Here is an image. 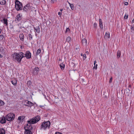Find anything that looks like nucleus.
Wrapping results in <instances>:
<instances>
[{"mask_svg": "<svg viewBox=\"0 0 134 134\" xmlns=\"http://www.w3.org/2000/svg\"><path fill=\"white\" fill-rule=\"evenodd\" d=\"M40 119V117L38 115L32 118L30 120L27 121V122L28 124H27L26 126L24 127L25 130H31L32 129V127L31 124H35L39 121Z\"/></svg>", "mask_w": 134, "mask_h": 134, "instance_id": "f257e3e1", "label": "nucleus"}, {"mask_svg": "<svg viewBox=\"0 0 134 134\" xmlns=\"http://www.w3.org/2000/svg\"><path fill=\"white\" fill-rule=\"evenodd\" d=\"M23 53L20 52L19 53L15 52L12 55L13 60L14 61L16 60L19 63H20L22 58L24 57L23 56H21Z\"/></svg>", "mask_w": 134, "mask_h": 134, "instance_id": "f03ea898", "label": "nucleus"}, {"mask_svg": "<svg viewBox=\"0 0 134 134\" xmlns=\"http://www.w3.org/2000/svg\"><path fill=\"white\" fill-rule=\"evenodd\" d=\"M50 125V122L48 121L46 122H43L41 124V129L45 130L47 129H49Z\"/></svg>", "mask_w": 134, "mask_h": 134, "instance_id": "7ed1b4c3", "label": "nucleus"}, {"mask_svg": "<svg viewBox=\"0 0 134 134\" xmlns=\"http://www.w3.org/2000/svg\"><path fill=\"white\" fill-rule=\"evenodd\" d=\"M15 8L18 11L22 10L23 6L22 3L18 0H16L15 2Z\"/></svg>", "mask_w": 134, "mask_h": 134, "instance_id": "20e7f679", "label": "nucleus"}, {"mask_svg": "<svg viewBox=\"0 0 134 134\" xmlns=\"http://www.w3.org/2000/svg\"><path fill=\"white\" fill-rule=\"evenodd\" d=\"M15 115L13 113H10L8 114L6 116V120L8 121L13 120L15 118Z\"/></svg>", "mask_w": 134, "mask_h": 134, "instance_id": "39448f33", "label": "nucleus"}, {"mask_svg": "<svg viewBox=\"0 0 134 134\" xmlns=\"http://www.w3.org/2000/svg\"><path fill=\"white\" fill-rule=\"evenodd\" d=\"M31 3H29L26 4L23 8L24 11L26 12H29L31 9Z\"/></svg>", "mask_w": 134, "mask_h": 134, "instance_id": "423d86ee", "label": "nucleus"}, {"mask_svg": "<svg viewBox=\"0 0 134 134\" xmlns=\"http://www.w3.org/2000/svg\"><path fill=\"white\" fill-rule=\"evenodd\" d=\"M39 70V68L38 67H36L33 69L32 72L33 74L34 75H37Z\"/></svg>", "mask_w": 134, "mask_h": 134, "instance_id": "0eeeda50", "label": "nucleus"}, {"mask_svg": "<svg viewBox=\"0 0 134 134\" xmlns=\"http://www.w3.org/2000/svg\"><path fill=\"white\" fill-rule=\"evenodd\" d=\"M22 15L20 14H18L15 19V21L16 22L19 21L22 19Z\"/></svg>", "mask_w": 134, "mask_h": 134, "instance_id": "6e6552de", "label": "nucleus"}, {"mask_svg": "<svg viewBox=\"0 0 134 134\" xmlns=\"http://www.w3.org/2000/svg\"><path fill=\"white\" fill-rule=\"evenodd\" d=\"M24 104L25 105L28 107H31L34 105V104L33 103L27 100L25 101Z\"/></svg>", "mask_w": 134, "mask_h": 134, "instance_id": "1a4fd4ad", "label": "nucleus"}, {"mask_svg": "<svg viewBox=\"0 0 134 134\" xmlns=\"http://www.w3.org/2000/svg\"><path fill=\"white\" fill-rule=\"evenodd\" d=\"M25 56H26L27 59H30L31 57V54L29 51H27L26 52Z\"/></svg>", "mask_w": 134, "mask_h": 134, "instance_id": "9d476101", "label": "nucleus"}, {"mask_svg": "<svg viewBox=\"0 0 134 134\" xmlns=\"http://www.w3.org/2000/svg\"><path fill=\"white\" fill-rule=\"evenodd\" d=\"M104 37L105 39L106 40H107L110 37V35L109 33V32H106L104 36Z\"/></svg>", "mask_w": 134, "mask_h": 134, "instance_id": "9b49d317", "label": "nucleus"}, {"mask_svg": "<svg viewBox=\"0 0 134 134\" xmlns=\"http://www.w3.org/2000/svg\"><path fill=\"white\" fill-rule=\"evenodd\" d=\"M82 42L83 45L86 46L87 45V40L83 38L82 39Z\"/></svg>", "mask_w": 134, "mask_h": 134, "instance_id": "f8f14e48", "label": "nucleus"}, {"mask_svg": "<svg viewBox=\"0 0 134 134\" xmlns=\"http://www.w3.org/2000/svg\"><path fill=\"white\" fill-rule=\"evenodd\" d=\"M6 119L5 117H3L1 119L0 122L2 124L5 123L6 122Z\"/></svg>", "mask_w": 134, "mask_h": 134, "instance_id": "ddd939ff", "label": "nucleus"}, {"mask_svg": "<svg viewBox=\"0 0 134 134\" xmlns=\"http://www.w3.org/2000/svg\"><path fill=\"white\" fill-rule=\"evenodd\" d=\"M1 21L2 22H3L4 24H6V25H8V22L7 19L5 18H4L3 20H1Z\"/></svg>", "mask_w": 134, "mask_h": 134, "instance_id": "4468645a", "label": "nucleus"}, {"mask_svg": "<svg viewBox=\"0 0 134 134\" xmlns=\"http://www.w3.org/2000/svg\"><path fill=\"white\" fill-rule=\"evenodd\" d=\"M19 38L22 41L24 40V36L23 34H21L20 35Z\"/></svg>", "mask_w": 134, "mask_h": 134, "instance_id": "2eb2a0df", "label": "nucleus"}, {"mask_svg": "<svg viewBox=\"0 0 134 134\" xmlns=\"http://www.w3.org/2000/svg\"><path fill=\"white\" fill-rule=\"evenodd\" d=\"M121 54V51H118L117 53V58L118 59H119L120 57Z\"/></svg>", "mask_w": 134, "mask_h": 134, "instance_id": "dca6fc26", "label": "nucleus"}, {"mask_svg": "<svg viewBox=\"0 0 134 134\" xmlns=\"http://www.w3.org/2000/svg\"><path fill=\"white\" fill-rule=\"evenodd\" d=\"M5 131L2 128H0V134H5Z\"/></svg>", "mask_w": 134, "mask_h": 134, "instance_id": "f3484780", "label": "nucleus"}, {"mask_svg": "<svg viewBox=\"0 0 134 134\" xmlns=\"http://www.w3.org/2000/svg\"><path fill=\"white\" fill-rule=\"evenodd\" d=\"M25 118V117L24 116H19L18 117V120L20 121L23 120Z\"/></svg>", "mask_w": 134, "mask_h": 134, "instance_id": "a211bd4d", "label": "nucleus"}, {"mask_svg": "<svg viewBox=\"0 0 134 134\" xmlns=\"http://www.w3.org/2000/svg\"><path fill=\"white\" fill-rule=\"evenodd\" d=\"M24 134H32V133L31 131L26 130H25Z\"/></svg>", "mask_w": 134, "mask_h": 134, "instance_id": "6ab92c4d", "label": "nucleus"}, {"mask_svg": "<svg viewBox=\"0 0 134 134\" xmlns=\"http://www.w3.org/2000/svg\"><path fill=\"white\" fill-rule=\"evenodd\" d=\"M65 65L63 63H61L60 65V68L63 70L64 68Z\"/></svg>", "mask_w": 134, "mask_h": 134, "instance_id": "aec40b11", "label": "nucleus"}, {"mask_svg": "<svg viewBox=\"0 0 134 134\" xmlns=\"http://www.w3.org/2000/svg\"><path fill=\"white\" fill-rule=\"evenodd\" d=\"M6 3V1L4 0H0V4L2 5H4Z\"/></svg>", "mask_w": 134, "mask_h": 134, "instance_id": "412c9836", "label": "nucleus"}, {"mask_svg": "<svg viewBox=\"0 0 134 134\" xmlns=\"http://www.w3.org/2000/svg\"><path fill=\"white\" fill-rule=\"evenodd\" d=\"M99 22L100 27V28L102 29L103 28V26L102 22L101 19H99Z\"/></svg>", "mask_w": 134, "mask_h": 134, "instance_id": "4be33fe9", "label": "nucleus"}, {"mask_svg": "<svg viewBox=\"0 0 134 134\" xmlns=\"http://www.w3.org/2000/svg\"><path fill=\"white\" fill-rule=\"evenodd\" d=\"M41 49L40 48L38 49L37 51L36 55L37 56L41 52Z\"/></svg>", "mask_w": 134, "mask_h": 134, "instance_id": "5701e85b", "label": "nucleus"}, {"mask_svg": "<svg viewBox=\"0 0 134 134\" xmlns=\"http://www.w3.org/2000/svg\"><path fill=\"white\" fill-rule=\"evenodd\" d=\"M4 38L3 35H0V41H1L4 40Z\"/></svg>", "mask_w": 134, "mask_h": 134, "instance_id": "b1692460", "label": "nucleus"}, {"mask_svg": "<svg viewBox=\"0 0 134 134\" xmlns=\"http://www.w3.org/2000/svg\"><path fill=\"white\" fill-rule=\"evenodd\" d=\"M39 27V26H38V27H36L35 28H34V29H35V30L36 31V32L38 33H39L40 32V31Z\"/></svg>", "mask_w": 134, "mask_h": 134, "instance_id": "393cba45", "label": "nucleus"}, {"mask_svg": "<svg viewBox=\"0 0 134 134\" xmlns=\"http://www.w3.org/2000/svg\"><path fill=\"white\" fill-rule=\"evenodd\" d=\"M91 112L93 115H95L97 114V111L94 110L91 111Z\"/></svg>", "mask_w": 134, "mask_h": 134, "instance_id": "a878e982", "label": "nucleus"}, {"mask_svg": "<svg viewBox=\"0 0 134 134\" xmlns=\"http://www.w3.org/2000/svg\"><path fill=\"white\" fill-rule=\"evenodd\" d=\"M71 39V37H68L66 38V41H67L69 43V42H70Z\"/></svg>", "mask_w": 134, "mask_h": 134, "instance_id": "bb28decb", "label": "nucleus"}, {"mask_svg": "<svg viewBox=\"0 0 134 134\" xmlns=\"http://www.w3.org/2000/svg\"><path fill=\"white\" fill-rule=\"evenodd\" d=\"M11 82L14 85H15L16 84V81L15 80L12 81H11Z\"/></svg>", "mask_w": 134, "mask_h": 134, "instance_id": "cd10ccee", "label": "nucleus"}, {"mask_svg": "<svg viewBox=\"0 0 134 134\" xmlns=\"http://www.w3.org/2000/svg\"><path fill=\"white\" fill-rule=\"evenodd\" d=\"M29 36L30 40H31L32 39V36L31 34H29Z\"/></svg>", "mask_w": 134, "mask_h": 134, "instance_id": "c85d7f7f", "label": "nucleus"}, {"mask_svg": "<svg viewBox=\"0 0 134 134\" xmlns=\"http://www.w3.org/2000/svg\"><path fill=\"white\" fill-rule=\"evenodd\" d=\"M4 103L2 100H0V106H2L4 105Z\"/></svg>", "mask_w": 134, "mask_h": 134, "instance_id": "c756f323", "label": "nucleus"}, {"mask_svg": "<svg viewBox=\"0 0 134 134\" xmlns=\"http://www.w3.org/2000/svg\"><path fill=\"white\" fill-rule=\"evenodd\" d=\"M70 7L72 10H73L74 9V7L73 4H70Z\"/></svg>", "mask_w": 134, "mask_h": 134, "instance_id": "7c9ffc66", "label": "nucleus"}, {"mask_svg": "<svg viewBox=\"0 0 134 134\" xmlns=\"http://www.w3.org/2000/svg\"><path fill=\"white\" fill-rule=\"evenodd\" d=\"M128 15L125 14L124 16V19H127L128 18Z\"/></svg>", "mask_w": 134, "mask_h": 134, "instance_id": "2f4dec72", "label": "nucleus"}, {"mask_svg": "<svg viewBox=\"0 0 134 134\" xmlns=\"http://www.w3.org/2000/svg\"><path fill=\"white\" fill-rule=\"evenodd\" d=\"M86 54H84L83 55V58L84 60L86 59Z\"/></svg>", "mask_w": 134, "mask_h": 134, "instance_id": "473e14b6", "label": "nucleus"}, {"mask_svg": "<svg viewBox=\"0 0 134 134\" xmlns=\"http://www.w3.org/2000/svg\"><path fill=\"white\" fill-rule=\"evenodd\" d=\"M131 32H133V31H134V26H132L131 28Z\"/></svg>", "mask_w": 134, "mask_h": 134, "instance_id": "72a5a7b5", "label": "nucleus"}, {"mask_svg": "<svg viewBox=\"0 0 134 134\" xmlns=\"http://www.w3.org/2000/svg\"><path fill=\"white\" fill-rule=\"evenodd\" d=\"M70 31V29H69V28H67L66 30V31L65 32V33H66L68 31Z\"/></svg>", "mask_w": 134, "mask_h": 134, "instance_id": "f704fd0d", "label": "nucleus"}, {"mask_svg": "<svg viewBox=\"0 0 134 134\" xmlns=\"http://www.w3.org/2000/svg\"><path fill=\"white\" fill-rule=\"evenodd\" d=\"M97 64H96V65H94L93 67V69H96L97 68Z\"/></svg>", "mask_w": 134, "mask_h": 134, "instance_id": "c9c22d12", "label": "nucleus"}, {"mask_svg": "<svg viewBox=\"0 0 134 134\" xmlns=\"http://www.w3.org/2000/svg\"><path fill=\"white\" fill-rule=\"evenodd\" d=\"M112 77H111L110 79L109 83H111V82H112Z\"/></svg>", "mask_w": 134, "mask_h": 134, "instance_id": "e433bc0d", "label": "nucleus"}, {"mask_svg": "<svg viewBox=\"0 0 134 134\" xmlns=\"http://www.w3.org/2000/svg\"><path fill=\"white\" fill-rule=\"evenodd\" d=\"M54 134H62V133L59 132H56Z\"/></svg>", "mask_w": 134, "mask_h": 134, "instance_id": "4c0bfd02", "label": "nucleus"}, {"mask_svg": "<svg viewBox=\"0 0 134 134\" xmlns=\"http://www.w3.org/2000/svg\"><path fill=\"white\" fill-rule=\"evenodd\" d=\"M97 26V23H94V26L96 27Z\"/></svg>", "mask_w": 134, "mask_h": 134, "instance_id": "58836bf2", "label": "nucleus"}, {"mask_svg": "<svg viewBox=\"0 0 134 134\" xmlns=\"http://www.w3.org/2000/svg\"><path fill=\"white\" fill-rule=\"evenodd\" d=\"M124 4L125 5H127L128 4V3L127 2H125L124 3Z\"/></svg>", "mask_w": 134, "mask_h": 134, "instance_id": "ea45409f", "label": "nucleus"}, {"mask_svg": "<svg viewBox=\"0 0 134 134\" xmlns=\"http://www.w3.org/2000/svg\"><path fill=\"white\" fill-rule=\"evenodd\" d=\"M58 14L59 15H62V12H59L58 13Z\"/></svg>", "mask_w": 134, "mask_h": 134, "instance_id": "a19ab883", "label": "nucleus"}, {"mask_svg": "<svg viewBox=\"0 0 134 134\" xmlns=\"http://www.w3.org/2000/svg\"><path fill=\"white\" fill-rule=\"evenodd\" d=\"M56 0H52L51 2L52 3H54L55 2V1Z\"/></svg>", "mask_w": 134, "mask_h": 134, "instance_id": "79ce46f5", "label": "nucleus"}, {"mask_svg": "<svg viewBox=\"0 0 134 134\" xmlns=\"http://www.w3.org/2000/svg\"><path fill=\"white\" fill-rule=\"evenodd\" d=\"M97 63V62H96V60H95L94 61V65H96V63Z\"/></svg>", "mask_w": 134, "mask_h": 134, "instance_id": "37998d69", "label": "nucleus"}, {"mask_svg": "<svg viewBox=\"0 0 134 134\" xmlns=\"http://www.w3.org/2000/svg\"><path fill=\"white\" fill-rule=\"evenodd\" d=\"M25 54H24L23 53V54H22V56H23L24 57H26V56H25Z\"/></svg>", "mask_w": 134, "mask_h": 134, "instance_id": "c03bdc74", "label": "nucleus"}, {"mask_svg": "<svg viewBox=\"0 0 134 134\" xmlns=\"http://www.w3.org/2000/svg\"><path fill=\"white\" fill-rule=\"evenodd\" d=\"M132 23H134V19L132 20Z\"/></svg>", "mask_w": 134, "mask_h": 134, "instance_id": "a18cd8bd", "label": "nucleus"}, {"mask_svg": "<svg viewBox=\"0 0 134 134\" xmlns=\"http://www.w3.org/2000/svg\"><path fill=\"white\" fill-rule=\"evenodd\" d=\"M3 57V56L1 55V54H0V58H2Z\"/></svg>", "mask_w": 134, "mask_h": 134, "instance_id": "49530a36", "label": "nucleus"}, {"mask_svg": "<svg viewBox=\"0 0 134 134\" xmlns=\"http://www.w3.org/2000/svg\"><path fill=\"white\" fill-rule=\"evenodd\" d=\"M95 77H97L96 72V74H95Z\"/></svg>", "mask_w": 134, "mask_h": 134, "instance_id": "de8ad7c7", "label": "nucleus"}, {"mask_svg": "<svg viewBox=\"0 0 134 134\" xmlns=\"http://www.w3.org/2000/svg\"><path fill=\"white\" fill-rule=\"evenodd\" d=\"M68 2V4L69 5H70V4H71L69 2Z\"/></svg>", "mask_w": 134, "mask_h": 134, "instance_id": "09e8293b", "label": "nucleus"}, {"mask_svg": "<svg viewBox=\"0 0 134 134\" xmlns=\"http://www.w3.org/2000/svg\"><path fill=\"white\" fill-rule=\"evenodd\" d=\"M2 30L1 29H0V34L1 33V31H2Z\"/></svg>", "mask_w": 134, "mask_h": 134, "instance_id": "8fccbe9b", "label": "nucleus"}, {"mask_svg": "<svg viewBox=\"0 0 134 134\" xmlns=\"http://www.w3.org/2000/svg\"><path fill=\"white\" fill-rule=\"evenodd\" d=\"M131 85H129V87H131Z\"/></svg>", "mask_w": 134, "mask_h": 134, "instance_id": "3c124183", "label": "nucleus"}, {"mask_svg": "<svg viewBox=\"0 0 134 134\" xmlns=\"http://www.w3.org/2000/svg\"><path fill=\"white\" fill-rule=\"evenodd\" d=\"M60 11L61 12H62V11H63V9H60Z\"/></svg>", "mask_w": 134, "mask_h": 134, "instance_id": "603ef678", "label": "nucleus"}, {"mask_svg": "<svg viewBox=\"0 0 134 134\" xmlns=\"http://www.w3.org/2000/svg\"><path fill=\"white\" fill-rule=\"evenodd\" d=\"M86 53H88V51H86Z\"/></svg>", "mask_w": 134, "mask_h": 134, "instance_id": "864d4df0", "label": "nucleus"}, {"mask_svg": "<svg viewBox=\"0 0 134 134\" xmlns=\"http://www.w3.org/2000/svg\"><path fill=\"white\" fill-rule=\"evenodd\" d=\"M81 56H83V54L81 53Z\"/></svg>", "mask_w": 134, "mask_h": 134, "instance_id": "5fc2aeb1", "label": "nucleus"}, {"mask_svg": "<svg viewBox=\"0 0 134 134\" xmlns=\"http://www.w3.org/2000/svg\"><path fill=\"white\" fill-rule=\"evenodd\" d=\"M30 82V81H28V82Z\"/></svg>", "mask_w": 134, "mask_h": 134, "instance_id": "6e6d98bb", "label": "nucleus"}]
</instances>
